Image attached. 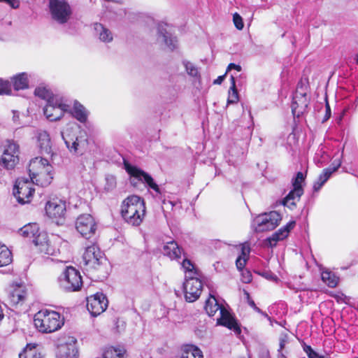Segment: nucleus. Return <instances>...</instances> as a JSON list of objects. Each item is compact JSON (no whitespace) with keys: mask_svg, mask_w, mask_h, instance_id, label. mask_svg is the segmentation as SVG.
<instances>
[{"mask_svg":"<svg viewBox=\"0 0 358 358\" xmlns=\"http://www.w3.org/2000/svg\"><path fill=\"white\" fill-rule=\"evenodd\" d=\"M181 266L185 273L183 283L185 301L189 303L194 302L199 298L203 287V283L200 280V272L186 257L182 262Z\"/></svg>","mask_w":358,"mask_h":358,"instance_id":"obj_1","label":"nucleus"},{"mask_svg":"<svg viewBox=\"0 0 358 358\" xmlns=\"http://www.w3.org/2000/svg\"><path fill=\"white\" fill-rule=\"evenodd\" d=\"M145 201L140 196L131 195L127 197L121 204V216L128 224L138 227L145 216Z\"/></svg>","mask_w":358,"mask_h":358,"instance_id":"obj_2","label":"nucleus"},{"mask_svg":"<svg viewBox=\"0 0 358 358\" xmlns=\"http://www.w3.org/2000/svg\"><path fill=\"white\" fill-rule=\"evenodd\" d=\"M53 168L48 159L43 157L32 159L29 164V177L32 182L41 187L49 185L53 178Z\"/></svg>","mask_w":358,"mask_h":358,"instance_id":"obj_3","label":"nucleus"},{"mask_svg":"<svg viewBox=\"0 0 358 358\" xmlns=\"http://www.w3.org/2000/svg\"><path fill=\"white\" fill-rule=\"evenodd\" d=\"M35 327L44 334L52 333L64 325V317L57 312L43 309L37 312L34 317Z\"/></svg>","mask_w":358,"mask_h":358,"instance_id":"obj_4","label":"nucleus"},{"mask_svg":"<svg viewBox=\"0 0 358 358\" xmlns=\"http://www.w3.org/2000/svg\"><path fill=\"white\" fill-rule=\"evenodd\" d=\"M204 308L209 316H213L217 310H220V317L217 319V323L227 327L237 334H241V331L236 320L224 306L218 303L214 296L210 295L206 301Z\"/></svg>","mask_w":358,"mask_h":358,"instance_id":"obj_5","label":"nucleus"},{"mask_svg":"<svg viewBox=\"0 0 358 358\" xmlns=\"http://www.w3.org/2000/svg\"><path fill=\"white\" fill-rule=\"evenodd\" d=\"M60 289L66 292H76L79 290L82 285V277L80 272L72 266H68L57 278Z\"/></svg>","mask_w":358,"mask_h":358,"instance_id":"obj_6","label":"nucleus"},{"mask_svg":"<svg viewBox=\"0 0 358 358\" xmlns=\"http://www.w3.org/2000/svg\"><path fill=\"white\" fill-rule=\"evenodd\" d=\"M20 148L14 141L6 140L0 144V161L7 169H13L19 162Z\"/></svg>","mask_w":358,"mask_h":358,"instance_id":"obj_7","label":"nucleus"},{"mask_svg":"<svg viewBox=\"0 0 358 358\" xmlns=\"http://www.w3.org/2000/svg\"><path fill=\"white\" fill-rule=\"evenodd\" d=\"M48 7L51 17L59 24L66 23L72 15V9L64 0H49Z\"/></svg>","mask_w":358,"mask_h":358,"instance_id":"obj_8","label":"nucleus"},{"mask_svg":"<svg viewBox=\"0 0 358 358\" xmlns=\"http://www.w3.org/2000/svg\"><path fill=\"white\" fill-rule=\"evenodd\" d=\"M282 220L281 215L277 211H271L257 216L253 220V228L257 232H263L274 229Z\"/></svg>","mask_w":358,"mask_h":358,"instance_id":"obj_9","label":"nucleus"},{"mask_svg":"<svg viewBox=\"0 0 358 358\" xmlns=\"http://www.w3.org/2000/svg\"><path fill=\"white\" fill-rule=\"evenodd\" d=\"M307 87L302 83H299L293 96L292 102V112L294 117H299L306 111L309 104V98L307 96Z\"/></svg>","mask_w":358,"mask_h":358,"instance_id":"obj_10","label":"nucleus"},{"mask_svg":"<svg viewBox=\"0 0 358 358\" xmlns=\"http://www.w3.org/2000/svg\"><path fill=\"white\" fill-rule=\"evenodd\" d=\"M64 243L65 245L66 242L62 241L59 237L52 240H48L45 233H41L38 235V238L34 240V245L38 247V250L45 255L56 256L61 252L59 245Z\"/></svg>","mask_w":358,"mask_h":358,"instance_id":"obj_11","label":"nucleus"},{"mask_svg":"<svg viewBox=\"0 0 358 358\" xmlns=\"http://www.w3.org/2000/svg\"><path fill=\"white\" fill-rule=\"evenodd\" d=\"M69 108V106L63 102L62 98L54 96L47 101L44 114L50 121H56L59 120Z\"/></svg>","mask_w":358,"mask_h":358,"instance_id":"obj_12","label":"nucleus"},{"mask_svg":"<svg viewBox=\"0 0 358 358\" xmlns=\"http://www.w3.org/2000/svg\"><path fill=\"white\" fill-rule=\"evenodd\" d=\"M31 180L27 178H18L15 184L13 194L21 203H29L34 192Z\"/></svg>","mask_w":358,"mask_h":358,"instance_id":"obj_13","label":"nucleus"},{"mask_svg":"<svg viewBox=\"0 0 358 358\" xmlns=\"http://www.w3.org/2000/svg\"><path fill=\"white\" fill-rule=\"evenodd\" d=\"M76 228L83 237L90 239L95 234L96 224L91 215L83 214L78 217Z\"/></svg>","mask_w":358,"mask_h":358,"instance_id":"obj_14","label":"nucleus"},{"mask_svg":"<svg viewBox=\"0 0 358 358\" xmlns=\"http://www.w3.org/2000/svg\"><path fill=\"white\" fill-rule=\"evenodd\" d=\"M60 358H78V350L77 340L73 336H64L59 341L57 346Z\"/></svg>","mask_w":358,"mask_h":358,"instance_id":"obj_15","label":"nucleus"},{"mask_svg":"<svg viewBox=\"0 0 358 358\" xmlns=\"http://www.w3.org/2000/svg\"><path fill=\"white\" fill-rule=\"evenodd\" d=\"M84 264L91 269H96L102 264L103 254L95 244L85 248L83 256Z\"/></svg>","mask_w":358,"mask_h":358,"instance_id":"obj_16","label":"nucleus"},{"mask_svg":"<svg viewBox=\"0 0 358 358\" xmlns=\"http://www.w3.org/2000/svg\"><path fill=\"white\" fill-rule=\"evenodd\" d=\"M108 303L103 294L96 293L87 298V308L92 316L96 317L106 310Z\"/></svg>","mask_w":358,"mask_h":358,"instance_id":"obj_17","label":"nucleus"},{"mask_svg":"<svg viewBox=\"0 0 358 358\" xmlns=\"http://www.w3.org/2000/svg\"><path fill=\"white\" fill-rule=\"evenodd\" d=\"M127 171L133 178L131 180V182L134 185H136V184L134 180H138L145 183L150 188L152 189L155 192L158 193L159 192V188L158 185L155 182L153 178L148 173H145L140 169L131 166H127Z\"/></svg>","mask_w":358,"mask_h":358,"instance_id":"obj_18","label":"nucleus"},{"mask_svg":"<svg viewBox=\"0 0 358 358\" xmlns=\"http://www.w3.org/2000/svg\"><path fill=\"white\" fill-rule=\"evenodd\" d=\"M66 211V202L60 199H52L49 201L45 205L46 214L52 219L63 218Z\"/></svg>","mask_w":358,"mask_h":358,"instance_id":"obj_19","label":"nucleus"},{"mask_svg":"<svg viewBox=\"0 0 358 358\" xmlns=\"http://www.w3.org/2000/svg\"><path fill=\"white\" fill-rule=\"evenodd\" d=\"M296 222L294 220L289 222L285 226L279 229L267 238L269 245L273 248L276 245L277 243L286 238L290 231L294 229Z\"/></svg>","mask_w":358,"mask_h":358,"instance_id":"obj_20","label":"nucleus"},{"mask_svg":"<svg viewBox=\"0 0 358 358\" xmlns=\"http://www.w3.org/2000/svg\"><path fill=\"white\" fill-rule=\"evenodd\" d=\"M37 139L41 152L50 155L51 159L53 160L56 154L52 149V143L49 134L45 131H40L38 134Z\"/></svg>","mask_w":358,"mask_h":358,"instance_id":"obj_21","label":"nucleus"},{"mask_svg":"<svg viewBox=\"0 0 358 358\" xmlns=\"http://www.w3.org/2000/svg\"><path fill=\"white\" fill-rule=\"evenodd\" d=\"M341 161H338L336 164L334 162L331 166L329 167L324 169L322 173L319 176L317 181L314 182L313 189L315 192L319 191L321 187L324 185V183L328 180L331 174L337 171V169L341 166Z\"/></svg>","mask_w":358,"mask_h":358,"instance_id":"obj_22","label":"nucleus"},{"mask_svg":"<svg viewBox=\"0 0 358 358\" xmlns=\"http://www.w3.org/2000/svg\"><path fill=\"white\" fill-rule=\"evenodd\" d=\"M166 24H159L158 27L159 38H162L166 45L171 50H173L178 46V41L173 37L171 33L166 30Z\"/></svg>","mask_w":358,"mask_h":358,"instance_id":"obj_23","label":"nucleus"},{"mask_svg":"<svg viewBox=\"0 0 358 358\" xmlns=\"http://www.w3.org/2000/svg\"><path fill=\"white\" fill-rule=\"evenodd\" d=\"M163 254L171 260L178 261L181 258L182 249L176 241H170L164 246Z\"/></svg>","mask_w":358,"mask_h":358,"instance_id":"obj_24","label":"nucleus"},{"mask_svg":"<svg viewBox=\"0 0 358 358\" xmlns=\"http://www.w3.org/2000/svg\"><path fill=\"white\" fill-rule=\"evenodd\" d=\"M65 143L71 151L80 154H83V152L85 151L88 145L85 135H81L77 137L76 140L72 142L71 146H70L69 142L66 140H65Z\"/></svg>","mask_w":358,"mask_h":358,"instance_id":"obj_25","label":"nucleus"},{"mask_svg":"<svg viewBox=\"0 0 358 358\" xmlns=\"http://www.w3.org/2000/svg\"><path fill=\"white\" fill-rule=\"evenodd\" d=\"M20 234L21 236L32 239V242L34 243V240L38 238L39 231L38 225L36 223H30L24 225L20 229Z\"/></svg>","mask_w":358,"mask_h":358,"instance_id":"obj_26","label":"nucleus"},{"mask_svg":"<svg viewBox=\"0 0 358 358\" xmlns=\"http://www.w3.org/2000/svg\"><path fill=\"white\" fill-rule=\"evenodd\" d=\"M94 29L96 36H98L99 40L103 43H110L113 39V33L110 29L105 27L100 23H95L94 24Z\"/></svg>","mask_w":358,"mask_h":358,"instance_id":"obj_27","label":"nucleus"},{"mask_svg":"<svg viewBox=\"0 0 358 358\" xmlns=\"http://www.w3.org/2000/svg\"><path fill=\"white\" fill-rule=\"evenodd\" d=\"M72 115L80 122H85L87 119V111L78 101H75L71 110Z\"/></svg>","mask_w":358,"mask_h":358,"instance_id":"obj_28","label":"nucleus"},{"mask_svg":"<svg viewBox=\"0 0 358 358\" xmlns=\"http://www.w3.org/2000/svg\"><path fill=\"white\" fill-rule=\"evenodd\" d=\"M20 358H43L39 350L36 345L29 344L22 352L19 355Z\"/></svg>","mask_w":358,"mask_h":358,"instance_id":"obj_29","label":"nucleus"},{"mask_svg":"<svg viewBox=\"0 0 358 358\" xmlns=\"http://www.w3.org/2000/svg\"><path fill=\"white\" fill-rule=\"evenodd\" d=\"M12 259L11 252L6 245L0 243V267L8 265Z\"/></svg>","mask_w":358,"mask_h":358,"instance_id":"obj_30","label":"nucleus"},{"mask_svg":"<svg viewBox=\"0 0 358 358\" xmlns=\"http://www.w3.org/2000/svg\"><path fill=\"white\" fill-rule=\"evenodd\" d=\"M15 90H23L28 87L27 75L24 73H20L13 78Z\"/></svg>","mask_w":358,"mask_h":358,"instance_id":"obj_31","label":"nucleus"},{"mask_svg":"<svg viewBox=\"0 0 358 358\" xmlns=\"http://www.w3.org/2000/svg\"><path fill=\"white\" fill-rule=\"evenodd\" d=\"M125 352L124 348L111 347L105 350L103 358H124Z\"/></svg>","mask_w":358,"mask_h":358,"instance_id":"obj_32","label":"nucleus"},{"mask_svg":"<svg viewBox=\"0 0 358 358\" xmlns=\"http://www.w3.org/2000/svg\"><path fill=\"white\" fill-rule=\"evenodd\" d=\"M26 292L22 287L15 288L10 294V299L13 303L17 304L24 300Z\"/></svg>","mask_w":358,"mask_h":358,"instance_id":"obj_33","label":"nucleus"},{"mask_svg":"<svg viewBox=\"0 0 358 358\" xmlns=\"http://www.w3.org/2000/svg\"><path fill=\"white\" fill-rule=\"evenodd\" d=\"M238 101V94L236 88V81L234 76H231V87L229 90L227 103H235Z\"/></svg>","mask_w":358,"mask_h":358,"instance_id":"obj_34","label":"nucleus"},{"mask_svg":"<svg viewBox=\"0 0 358 358\" xmlns=\"http://www.w3.org/2000/svg\"><path fill=\"white\" fill-rule=\"evenodd\" d=\"M322 280L329 287H335L338 284V278L330 271H323L322 273Z\"/></svg>","mask_w":358,"mask_h":358,"instance_id":"obj_35","label":"nucleus"},{"mask_svg":"<svg viewBox=\"0 0 358 358\" xmlns=\"http://www.w3.org/2000/svg\"><path fill=\"white\" fill-rule=\"evenodd\" d=\"M180 358H203L202 352L196 346H188Z\"/></svg>","mask_w":358,"mask_h":358,"instance_id":"obj_36","label":"nucleus"},{"mask_svg":"<svg viewBox=\"0 0 358 358\" xmlns=\"http://www.w3.org/2000/svg\"><path fill=\"white\" fill-rule=\"evenodd\" d=\"M182 64L188 75L192 77H197L199 76V73L198 69L192 62L183 61Z\"/></svg>","mask_w":358,"mask_h":358,"instance_id":"obj_37","label":"nucleus"},{"mask_svg":"<svg viewBox=\"0 0 358 358\" xmlns=\"http://www.w3.org/2000/svg\"><path fill=\"white\" fill-rule=\"evenodd\" d=\"M306 176L302 172H298L296 177L292 180L293 188L294 189H303L302 183L305 180Z\"/></svg>","mask_w":358,"mask_h":358,"instance_id":"obj_38","label":"nucleus"},{"mask_svg":"<svg viewBox=\"0 0 358 358\" xmlns=\"http://www.w3.org/2000/svg\"><path fill=\"white\" fill-rule=\"evenodd\" d=\"M34 94L36 96L41 97V99H47L48 101L53 97L50 96V92L43 87H37L34 91Z\"/></svg>","mask_w":358,"mask_h":358,"instance_id":"obj_39","label":"nucleus"},{"mask_svg":"<svg viewBox=\"0 0 358 358\" xmlns=\"http://www.w3.org/2000/svg\"><path fill=\"white\" fill-rule=\"evenodd\" d=\"M303 194V189H294L293 188L289 194L286 196L287 198L295 200L298 202L300 200L301 196Z\"/></svg>","mask_w":358,"mask_h":358,"instance_id":"obj_40","label":"nucleus"},{"mask_svg":"<svg viewBox=\"0 0 358 358\" xmlns=\"http://www.w3.org/2000/svg\"><path fill=\"white\" fill-rule=\"evenodd\" d=\"M11 92L9 82L0 79V94H8Z\"/></svg>","mask_w":358,"mask_h":358,"instance_id":"obj_41","label":"nucleus"},{"mask_svg":"<svg viewBox=\"0 0 358 358\" xmlns=\"http://www.w3.org/2000/svg\"><path fill=\"white\" fill-rule=\"evenodd\" d=\"M233 22H234V25L237 29L242 30L243 29L244 24H243V18L237 13H235L233 15Z\"/></svg>","mask_w":358,"mask_h":358,"instance_id":"obj_42","label":"nucleus"},{"mask_svg":"<svg viewBox=\"0 0 358 358\" xmlns=\"http://www.w3.org/2000/svg\"><path fill=\"white\" fill-rule=\"evenodd\" d=\"M106 180L105 189L107 191L113 190L116 186L115 178L113 176H108L106 178Z\"/></svg>","mask_w":358,"mask_h":358,"instance_id":"obj_43","label":"nucleus"},{"mask_svg":"<svg viewBox=\"0 0 358 358\" xmlns=\"http://www.w3.org/2000/svg\"><path fill=\"white\" fill-rule=\"evenodd\" d=\"M241 271V280L244 283H249L252 281V276L250 271L243 269Z\"/></svg>","mask_w":358,"mask_h":358,"instance_id":"obj_44","label":"nucleus"},{"mask_svg":"<svg viewBox=\"0 0 358 358\" xmlns=\"http://www.w3.org/2000/svg\"><path fill=\"white\" fill-rule=\"evenodd\" d=\"M248 258L238 256L236 261V265L238 271L244 269Z\"/></svg>","mask_w":358,"mask_h":358,"instance_id":"obj_45","label":"nucleus"},{"mask_svg":"<svg viewBox=\"0 0 358 358\" xmlns=\"http://www.w3.org/2000/svg\"><path fill=\"white\" fill-rule=\"evenodd\" d=\"M282 204L285 206H287L289 209L292 210L296 208V201L294 199L285 196V199L282 200Z\"/></svg>","mask_w":358,"mask_h":358,"instance_id":"obj_46","label":"nucleus"},{"mask_svg":"<svg viewBox=\"0 0 358 358\" xmlns=\"http://www.w3.org/2000/svg\"><path fill=\"white\" fill-rule=\"evenodd\" d=\"M250 252V246L248 244H243L241 245V253L240 257L248 258Z\"/></svg>","mask_w":358,"mask_h":358,"instance_id":"obj_47","label":"nucleus"},{"mask_svg":"<svg viewBox=\"0 0 358 358\" xmlns=\"http://www.w3.org/2000/svg\"><path fill=\"white\" fill-rule=\"evenodd\" d=\"M0 2H4L14 9L18 8L20 7L19 0H0Z\"/></svg>","mask_w":358,"mask_h":358,"instance_id":"obj_48","label":"nucleus"},{"mask_svg":"<svg viewBox=\"0 0 358 358\" xmlns=\"http://www.w3.org/2000/svg\"><path fill=\"white\" fill-rule=\"evenodd\" d=\"M287 342V336L286 334L282 335L280 338L279 350H278L279 352H280L284 349Z\"/></svg>","mask_w":358,"mask_h":358,"instance_id":"obj_49","label":"nucleus"},{"mask_svg":"<svg viewBox=\"0 0 358 358\" xmlns=\"http://www.w3.org/2000/svg\"><path fill=\"white\" fill-rule=\"evenodd\" d=\"M325 102H326V104H325V108H326V113H325V115L322 120V122H326L327 120L329 119L330 116H331V108H330V106H329V104L328 103V101H327V99L326 98L325 99Z\"/></svg>","mask_w":358,"mask_h":358,"instance_id":"obj_50","label":"nucleus"},{"mask_svg":"<svg viewBox=\"0 0 358 358\" xmlns=\"http://www.w3.org/2000/svg\"><path fill=\"white\" fill-rule=\"evenodd\" d=\"M303 350L304 351L306 352L308 358H310V357H312V355H313V354H315L316 352H315L310 346L309 345H305L303 347Z\"/></svg>","mask_w":358,"mask_h":358,"instance_id":"obj_51","label":"nucleus"},{"mask_svg":"<svg viewBox=\"0 0 358 358\" xmlns=\"http://www.w3.org/2000/svg\"><path fill=\"white\" fill-rule=\"evenodd\" d=\"M232 69H235L237 71L240 72L241 71V66L240 65H237L234 63H231L229 64L227 71H231Z\"/></svg>","mask_w":358,"mask_h":358,"instance_id":"obj_52","label":"nucleus"},{"mask_svg":"<svg viewBox=\"0 0 358 358\" xmlns=\"http://www.w3.org/2000/svg\"><path fill=\"white\" fill-rule=\"evenodd\" d=\"M245 294L246 295L248 303L250 307L254 308L256 306V304L253 300H252L250 297V294L248 292H245Z\"/></svg>","mask_w":358,"mask_h":358,"instance_id":"obj_53","label":"nucleus"},{"mask_svg":"<svg viewBox=\"0 0 358 358\" xmlns=\"http://www.w3.org/2000/svg\"><path fill=\"white\" fill-rule=\"evenodd\" d=\"M224 77L225 75L217 77V78L213 81V84L220 85L223 82Z\"/></svg>","mask_w":358,"mask_h":358,"instance_id":"obj_54","label":"nucleus"},{"mask_svg":"<svg viewBox=\"0 0 358 358\" xmlns=\"http://www.w3.org/2000/svg\"><path fill=\"white\" fill-rule=\"evenodd\" d=\"M265 277L268 279H271V280H277V277L273 275V274H266L265 275Z\"/></svg>","mask_w":358,"mask_h":358,"instance_id":"obj_55","label":"nucleus"},{"mask_svg":"<svg viewBox=\"0 0 358 358\" xmlns=\"http://www.w3.org/2000/svg\"><path fill=\"white\" fill-rule=\"evenodd\" d=\"M19 118L18 113L15 111H13V120L15 122Z\"/></svg>","mask_w":358,"mask_h":358,"instance_id":"obj_56","label":"nucleus"},{"mask_svg":"<svg viewBox=\"0 0 358 358\" xmlns=\"http://www.w3.org/2000/svg\"><path fill=\"white\" fill-rule=\"evenodd\" d=\"M3 317H4V315L3 313V310H2L1 306H0V322L3 320Z\"/></svg>","mask_w":358,"mask_h":358,"instance_id":"obj_57","label":"nucleus"},{"mask_svg":"<svg viewBox=\"0 0 358 358\" xmlns=\"http://www.w3.org/2000/svg\"><path fill=\"white\" fill-rule=\"evenodd\" d=\"M253 309L257 313H262V310L257 306Z\"/></svg>","mask_w":358,"mask_h":358,"instance_id":"obj_58","label":"nucleus"},{"mask_svg":"<svg viewBox=\"0 0 358 358\" xmlns=\"http://www.w3.org/2000/svg\"><path fill=\"white\" fill-rule=\"evenodd\" d=\"M356 63L358 64V54L357 55Z\"/></svg>","mask_w":358,"mask_h":358,"instance_id":"obj_59","label":"nucleus"},{"mask_svg":"<svg viewBox=\"0 0 358 358\" xmlns=\"http://www.w3.org/2000/svg\"><path fill=\"white\" fill-rule=\"evenodd\" d=\"M264 315L266 317H267L268 319H270V317H268V315H267V314L264 313Z\"/></svg>","mask_w":358,"mask_h":358,"instance_id":"obj_60","label":"nucleus"},{"mask_svg":"<svg viewBox=\"0 0 358 358\" xmlns=\"http://www.w3.org/2000/svg\"><path fill=\"white\" fill-rule=\"evenodd\" d=\"M266 358H269V357H266Z\"/></svg>","mask_w":358,"mask_h":358,"instance_id":"obj_61","label":"nucleus"}]
</instances>
